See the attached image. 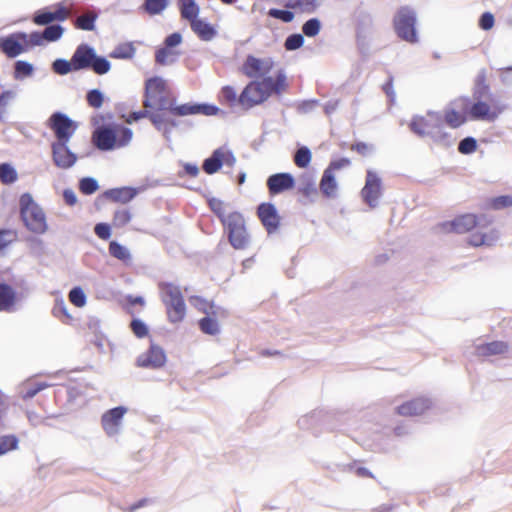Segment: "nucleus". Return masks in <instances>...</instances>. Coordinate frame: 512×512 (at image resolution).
<instances>
[{
	"label": "nucleus",
	"mask_w": 512,
	"mask_h": 512,
	"mask_svg": "<svg viewBox=\"0 0 512 512\" xmlns=\"http://www.w3.org/2000/svg\"><path fill=\"white\" fill-rule=\"evenodd\" d=\"M165 91L166 84L161 78L154 77L148 79L145 83L144 108L166 110L170 102L165 96Z\"/></svg>",
	"instance_id": "9"
},
{
	"label": "nucleus",
	"mask_w": 512,
	"mask_h": 512,
	"mask_svg": "<svg viewBox=\"0 0 512 512\" xmlns=\"http://www.w3.org/2000/svg\"><path fill=\"white\" fill-rule=\"evenodd\" d=\"M311 152L307 147L299 148L294 155V163L299 168H306L311 162Z\"/></svg>",
	"instance_id": "48"
},
{
	"label": "nucleus",
	"mask_w": 512,
	"mask_h": 512,
	"mask_svg": "<svg viewBox=\"0 0 512 512\" xmlns=\"http://www.w3.org/2000/svg\"><path fill=\"white\" fill-rule=\"evenodd\" d=\"M158 289L169 322H182L186 316V305L180 287L170 282H160Z\"/></svg>",
	"instance_id": "2"
},
{
	"label": "nucleus",
	"mask_w": 512,
	"mask_h": 512,
	"mask_svg": "<svg viewBox=\"0 0 512 512\" xmlns=\"http://www.w3.org/2000/svg\"><path fill=\"white\" fill-rule=\"evenodd\" d=\"M192 31L201 39L204 41L211 40L215 34V29L207 22L201 20V19H195L190 23Z\"/></svg>",
	"instance_id": "30"
},
{
	"label": "nucleus",
	"mask_w": 512,
	"mask_h": 512,
	"mask_svg": "<svg viewBox=\"0 0 512 512\" xmlns=\"http://www.w3.org/2000/svg\"><path fill=\"white\" fill-rule=\"evenodd\" d=\"M74 67L75 63L73 58H71L70 61L64 59H57L53 62V70L59 75H65L71 71H76Z\"/></svg>",
	"instance_id": "50"
},
{
	"label": "nucleus",
	"mask_w": 512,
	"mask_h": 512,
	"mask_svg": "<svg viewBox=\"0 0 512 512\" xmlns=\"http://www.w3.org/2000/svg\"><path fill=\"white\" fill-rule=\"evenodd\" d=\"M86 100L88 105L93 108H100L104 102L103 95L98 89L90 90L86 95Z\"/></svg>",
	"instance_id": "56"
},
{
	"label": "nucleus",
	"mask_w": 512,
	"mask_h": 512,
	"mask_svg": "<svg viewBox=\"0 0 512 512\" xmlns=\"http://www.w3.org/2000/svg\"><path fill=\"white\" fill-rule=\"evenodd\" d=\"M304 43V38L301 34H292L285 40L284 47L288 51L299 49Z\"/></svg>",
	"instance_id": "58"
},
{
	"label": "nucleus",
	"mask_w": 512,
	"mask_h": 512,
	"mask_svg": "<svg viewBox=\"0 0 512 512\" xmlns=\"http://www.w3.org/2000/svg\"><path fill=\"white\" fill-rule=\"evenodd\" d=\"M34 47L30 43V34L18 32L0 39V48L9 58H14L29 48Z\"/></svg>",
	"instance_id": "13"
},
{
	"label": "nucleus",
	"mask_w": 512,
	"mask_h": 512,
	"mask_svg": "<svg viewBox=\"0 0 512 512\" xmlns=\"http://www.w3.org/2000/svg\"><path fill=\"white\" fill-rule=\"evenodd\" d=\"M467 120L464 113L454 109H447L444 113V122L451 128H458Z\"/></svg>",
	"instance_id": "40"
},
{
	"label": "nucleus",
	"mask_w": 512,
	"mask_h": 512,
	"mask_svg": "<svg viewBox=\"0 0 512 512\" xmlns=\"http://www.w3.org/2000/svg\"><path fill=\"white\" fill-rule=\"evenodd\" d=\"M169 0H144L141 9L150 16L161 14L168 6Z\"/></svg>",
	"instance_id": "38"
},
{
	"label": "nucleus",
	"mask_w": 512,
	"mask_h": 512,
	"mask_svg": "<svg viewBox=\"0 0 512 512\" xmlns=\"http://www.w3.org/2000/svg\"><path fill=\"white\" fill-rule=\"evenodd\" d=\"M431 406L429 399L424 397L414 398L396 408V412L400 416L412 417L425 413Z\"/></svg>",
	"instance_id": "23"
},
{
	"label": "nucleus",
	"mask_w": 512,
	"mask_h": 512,
	"mask_svg": "<svg viewBox=\"0 0 512 512\" xmlns=\"http://www.w3.org/2000/svg\"><path fill=\"white\" fill-rule=\"evenodd\" d=\"M49 128L54 132V143H68L78 124L61 112L53 113L48 120Z\"/></svg>",
	"instance_id": "11"
},
{
	"label": "nucleus",
	"mask_w": 512,
	"mask_h": 512,
	"mask_svg": "<svg viewBox=\"0 0 512 512\" xmlns=\"http://www.w3.org/2000/svg\"><path fill=\"white\" fill-rule=\"evenodd\" d=\"M509 350L508 343L504 341H492L475 345V355L478 357H491L506 354Z\"/></svg>",
	"instance_id": "27"
},
{
	"label": "nucleus",
	"mask_w": 512,
	"mask_h": 512,
	"mask_svg": "<svg viewBox=\"0 0 512 512\" xmlns=\"http://www.w3.org/2000/svg\"><path fill=\"white\" fill-rule=\"evenodd\" d=\"M150 108H145L144 110H140L137 112H131L128 115H123L122 118L127 124H132L133 122H136L142 118H149L150 115Z\"/></svg>",
	"instance_id": "62"
},
{
	"label": "nucleus",
	"mask_w": 512,
	"mask_h": 512,
	"mask_svg": "<svg viewBox=\"0 0 512 512\" xmlns=\"http://www.w3.org/2000/svg\"><path fill=\"white\" fill-rule=\"evenodd\" d=\"M295 180L289 173H276L268 177L267 188L271 196L278 195L294 187Z\"/></svg>",
	"instance_id": "22"
},
{
	"label": "nucleus",
	"mask_w": 512,
	"mask_h": 512,
	"mask_svg": "<svg viewBox=\"0 0 512 512\" xmlns=\"http://www.w3.org/2000/svg\"><path fill=\"white\" fill-rule=\"evenodd\" d=\"M63 33L64 28L59 23L47 25L42 32L30 34V43L34 46H41L44 42H55L62 37Z\"/></svg>",
	"instance_id": "24"
},
{
	"label": "nucleus",
	"mask_w": 512,
	"mask_h": 512,
	"mask_svg": "<svg viewBox=\"0 0 512 512\" xmlns=\"http://www.w3.org/2000/svg\"><path fill=\"white\" fill-rule=\"evenodd\" d=\"M149 119L156 129L163 131L164 133L170 132L171 128L176 126L175 121L166 119L161 113L150 112Z\"/></svg>",
	"instance_id": "39"
},
{
	"label": "nucleus",
	"mask_w": 512,
	"mask_h": 512,
	"mask_svg": "<svg viewBox=\"0 0 512 512\" xmlns=\"http://www.w3.org/2000/svg\"><path fill=\"white\" fill-rule=\"evenodd\" d=\"M69 301L76 307L81 308L86 304V295L80 287H74L68 294Z\"/></svg>",
	"instance_id": "51"
},
{
	"label": "nucleus",
	"mask_w": 512,
	"mask_h": 512,
	"mask_svg": "<svg viewBox=\"0 0 512 512\" xmlns=\"http://www.w3.org/2000/svg\"><path fill=\"white\" fill-rule=\"evenodd\" d=\"M487 206L493 210H501L512 206L511 195H501L488 200Z\"/></svg>",
	"instance_id": "47"
},
{
	"label": "nucleus",
	"mask_w": 512,
	"mask_h": 512,
	"mask_svg": "<svg viewBox=\"0 0 512 512\" xmlns=\"http://www.w3.org/2000/svg\"><path fill=\"white\" fill-rule=\"evenodd\" d=\"M320 29L321 23L317 18L307 20L302 26V31L307 37H314L318 35Z\"/></svg>",
	"instance_id": "52"
},
{
	"label": "nucleus",
	"mask_w": 512,
	"mask_h": 512,
	"mask_svg": "<svg viewBox=\"0 0 512 512\" xmlns=\"http://www.w3.org/2000/svg\"><path fill=\"white\" fill-rule=\"evenodd\" d=\"M476 149H477V142L472 137L464 138L463 140L460 141L459 146H458V151L461 154H471V153L475 152Z\"/></svg>",
	"instance_id": "59"
},
{
	"label": "nucleus",
	"mask_w": 512,
	"mask_h": 512,
	"mask_svg": "<svg viewBox=\"0 0 512 512\" xmlns=\"http://www.w3.org/2000/svg\"><path fill=\"white\" fill-rule=\"evenodd\" d=\"M96 19L97 14L93 11H88L76 18L74 26L80 30L92 31L95 28Z\"/></svg>",
	"instance_id": "37"
},
{
	"label": "nucleus",
	"mask_w": 512,
	"mask_h": 512,
	"mask_svg": "<svg viewBox=\"0 0 512 512\" xmlns=\"http://www.w3.org/2000/svg\"><path fill=\"white\" fill-rule=\"evenodd\" d=\"M75 67L79 71L83 69H92L98 75L106 74L110 68V62L101 56H97L94 49L87 44L79 45L72 56Z\"/></svg>",
	"instance_id": "7"
},
{
	"label": "nucleus",
	"mask_w": 512,
	"mask_h": 512,
	"mask_svg": "<svg viewBox=\"0 0 512 512\" xmlns=\"http://www.w3.org/2000/svg\"><path fill=\"white\" fill-rule=\"evenodd\" d=\"M269 98V93L257 81L249 82L238 97V104L243 109H251Z\"/></svg>",
	"instance_id": "14"
},
{
	"label": "nucleus",
	"mask_w": 512,
	"mask_h": 512,
	"mask_svg": "<svg viewBox=\"0 0 512 512\" xmlns=\"http://www.w3.org/2000/svg\"><path fill=\"white\" fill-rule=\"evenodd\" d=\"M257 82L262 84V88L269 93V97L272 94H281L288 86L286 75L282 70L278 71L275 77L264 76L262 80Z\"/></svg>",
	"instance_id": "26"
},
{
	"label": "nucleus",
	"mask_w": 512,
	"mask_h": 512,
	"mask_svg": "<svg viewBox=\"0 0 512 512\" xmlns=\"http://www.w3.org/2000/svg\"><path fill=\"white\" fill-rule=\"evenodd\" d=\"M166 362V355L164 350L156 345H151L149 350L142 354L138 360L137 364L140 367H151V368H160Z\"/></svg>",
	"instance_id": "25"
},
{
	"label": "nucleus",
	"mask_w": 512,
	"mask_h": 512,
	"mask_svg": "<svg viewBox=\"0 0 512 512\" xmlns=\"http://www.w3.org/2000/svg\"><path fill=\"white\" fill-rule=\"evenodd\" d=\"M132 136L133 133L131 129L116 125L96 129L92 134V141L98 149L109 151L128 145Z\"/></svg>",
	"instance_id": "3"
},
{
	"label": "nucleus",
	"mask_w": 512,
	"mask_h": 512,
	"mask_svg": "<svg viewBox=\"0 0 512 512\" xmlns=\"http://www.w3.org/2000/svg\"><path fill=\"white\" fill-rule=\"evenodd\" d=\"M410 129L419 136H431L435 140L444 137L442 133L443 119L438 113H428L427 116H416L412 119Z\"/></svg>",
	"instance_id": "8"
},
{
	"label": "nucleus",
	"mask_w": 512,
	"mask_h": 512,
	"mask_svg": "<svg viewBox=\"0 0 512 512\" xmlns=\"http://www.w3.org/2000/svg\"><path fill=\"white\" fill-rule=\"evenodd\" d=\"M361 196L370 207H375L381 196V180L371 170L367 171L365 185L361 190Z\"/></svg>",
	"instance_id": "18"
},
{
	"label": "nucleus",
	"mask_w": 512,
	"mask_h": 512,
	"mask_svg": "<svg viewBox=\"0 0 512 512\" xmlns=\"http://www.w3.org/2000/svg\"><path fill=\"white\" fill-rule=\"evenodd\" d=\"M268 15L272 18L279 19L285 23H289L294 19V13L289 10H280L272 8L268 11Z\"/></svg>",
	"instance_id": "57"
},
{
	"label": "nucleus",
	"mask_w": 512,
	"mask_h": 512,
	"mask_svg": "<svg viewBox=\"0 0 512 512\" xmlns=\"http://www.w3.org/2000/svg\"><path fill=\"white\" fill-rule=\"evenodd\" d=\"M71 9L63 3H57L52 6L37 10L32 17V22L38 26H47L57 24L69 19Z\"/></svg>",
	"instance_id": "10"
},
{
	"label": "nucleus",
	"mask_w": 512,
	"mask_h": 512,
	"mask_svg": "<svg viewBox=\"0 0 512 512\" xmlns=\"http://www.w3.org/2000/svg\"><path fill=\"white\" fill-rule=\"evenodd\" d=\"M19 439L15 435L0 436V456L18 448Z\"/></svg>",
	"instance_id": "43"
},
{
	"label": "nucleus",
	"mask_w": 512,
	"mask_h": 512,
	"mask_svg": "<svg viewBox=\"0 0 512 512\" xmlns=\"http://www.w3.org/2000/svg\"><path fill=\"white\" fill-rule=\"evenodd\" d=\"M16 292L6 283H0V311H9L15 304Z\"/></svg>",
	"instance_id": "31"
},
{
	"label": "nucleus",
	"mask_w": 512,
	"mask_h": 512,
	"mask_svg": "<svg viewBox=\"0 0 512 512\" xmlns=\"http://www.w3.org/2000/svg\"><path fill=\"white\" fill-rule=\"evenodd\" d=\"M130 328L132 332L137 336L138 338H143L148 335V328L145 325L144 322H142L139 319H134L130 323Z\"/></svg>",
	"instance_id": "60"
},
{
	"label": "nucleus",
	"mask_w": 512,
	"mask_h": 512,
	"mask_svg": "<svg viewBox=\"0 0 512 512\" xmlns=\"http://www.w3.org/2000/svg\"><path fill=\"white\" fill-rule=\"evenodd\" d=\"M94 232L102 240H108L111 236L110 226L106 223H98L94 228Z\"/></svg>",
	"instance_id": "63"
},
{
	"label": "nucleus",
	"mask_w": 512,
	"mask_h": 512,
	"mask_svg": "<svg viewBox=\"0 0 512 512\" xmlns=\"http://www.w3.org/2000/svg\"><path fill=\"white\" fill-rule=\"evenodd\" d=\"M257 216L269 234L278 230L281 217L279 216L277 209L273 204L267 202L261 203L257 207Z\"/></svg>",
	"instance_id": "17"
},
{
	"label": "nucleus",
	"mask_w": 512,
	"mask_h": 512,
	"mask_svg": "<svg viewBox=\"0 0 512 512\" xmlns=\"http://www.w3.org/2000/svg\"><path fill=\"white\" fill-rule=\"evenodd\" d=\"M18 178L16 170L8 163L0 164V181L3 184H12Z\"/></svg>",
	"instance_id": "46"
},
{
	"label": "nucleus",
	"mask_w": 512,
	"mask_h": 512,
	"mask_svg": "<svg viewBox=\"0 0 512 512\" xmlns=\"http://www.w3.org/2000/svg\"><path fill=\"white\" fill-rule=\"evenodd\" d=\"M285 7L297 13H313L318 7V0H287Z\"/></svg>",
	"instance_id": "33"
},
{
	"label": "nucleus",
	"mask_w": 512,
	"mask_h": 512,
	"mask_svg": "<svg viewBox=\"0 0 512 512\" xmlns=\"http://www.w3.org/2000/svg\"><path fill=\"white\" fill-rule=\"evenodd\" d=\"M126 409L124 407H115L106 411L101 417V425L103 430L109 436H114L119 432Z\"/></svg>",
	"instance_id": "21"
},
{
	"label": "nucleus",
	"mask_w": 512,
	"mask_h": 512,
	"mask_svg": "<svg viewBox=\"0 0 512 512\" xmlns=\"http://www.w3.org/2000/svg\"><path fill=\"white\" fill-rule=\"evenodd\" d=\"M275 66L271 57L258 58L248 55L243 62L240 71L248 78H261L268 75Z\"/></svg>",
	"instance_id": "12"
},
{
	"label": "nucleus",
	"mask_w": 512,
	"mask_h": 512,
	"mask_svg": "<svg viewBox=\"0 0 512 512\" xmlns=\"http://www.w3.org/2000/svg\"><path fill=\"white\" fill-rule=\"evenodd\" d=\"M20 214L28 230L36 234L46 232L45 213L28 193H24L20 197Z\"/></svg>",
	"instance_id": "6"
},
{
	"label": "nucleus",
	"mask_w": 512,
	"mask_h": 512,
	"mask_svg": "<svg viewBox=\"0 0 512 512\" xmlns=\"http://www.w3.org/2000/svg\"><path fill=\"white\" fill-rule=\"evenodd\" d=\"M180 15L190 23L198 18L199 6L194 0H178Z\"/></svg>",
	"instance_id": "32"
},
{
	"label": "nucleus",
	"mask_w": 512,
	"mask_h": 512,
	"mask_svg": "<svg viewBox=\"0 0 512 512\" xmlns=\"http://www.w3.org/2000/svg\"><path fill=\"white\" fill-rule=\"evenodd\" d=\"M496 239L497 235L495 230H491L489 233L475 232L468 238V244L474 247L492 245Z\"/></svg>",
	"instance_id": "35"
},
{
	"label": "nucleus",
	"mask_w": 512,
	"mask_h": 512,
	"mask_svg": "<svg viewBox=\"0 0 512 512\" xmlns=\"http://www.w3.org/2000/svg\"><path fill=\"white\" fill-rule=\"evenodd\" d=\"M33 73V66L26 61H17L15 63L14 76L15 78L28 77Z\"/></svg>",
	"instance_id": "55"
},
{
	"label": "nucleus",
	"mask_w": 512,
	"mask_h": 512,
	"mask_svg": "<svg viewBox=\"0 0 512 512\" xmlns=\"http://www.w3.org/2000/svg\"><path fill=\"white\" fill-rule=\"evenodd\" d=\"M174 116H187V115H195V114H203V115H215L217 113V108L212 105L207 104H182L175 106L173 103H169L167 109Z\"/></svg>",
	"instance_id": "19"
},
{
	"label": "nucleus",
	"mask_w": 512,
	"mask_h": 512,
	"mask_svg": "<svg viewBox=\"0 0 512 512\" xmlns=\"http://www.w3.org/2000/svg\"><path fill=\"white\" fill-rule=\"evenodd\" d=\"M51 149L53 162L58 168L68 169L77 161V156L70 151L68 143H52Z\"/></svg>",
	"instance_id": "20"
},
{
	"label": "nucleus",
	"mask_w": 512,
	"mask_h": 512,
	"mask_svg": "<svg viewBox=\"0 0 512 512\" xmlns=\"http://www.w3.org/2000/svg\"><path fill=\"white\" fill-rule=\"evenodd\" d=\"M109 253L121 261H128L130 259V253L127 248L116 241L109 243Z\"/></svg>",
	"instance_id": "49"
},
{
	"label": "nucleus",
	"mask_w": 512,
	"mask_h": 512,
	"mask_svg": "<svg viewBox=\"0 0 512 512\" xmlns=\"http://www.w3.org/2000/svg\"><path fill=\"white\" fill-rule=\"evenodd\" d=\"M178 52L164 45V47L159 48L155 53V61L160 65H166L175 60L178 56Z\"/></svg>",
	"instance_id": "42"
},
{
	"label": "nucleus",
	"mask_w": 512,
	"mask_h": 512,
	"mask_svg": "<svg viewBox=\"0 0 512 512\" xmlns=\"http://www.w3.org/2000/svg\"><path fill=\"white\" fill-rule=\"evenodd\" d=\"M229 244L235 250H245L251 243V235L246 220L239 211H231V216L222 225Z\"/></svg>",
	"instance_id": "5"
},
{
	"label": "nucleus",
	"mask_w": 512,
	"mask_h": 512,
	"mask_svg": "<svg viewBox=\"0 0 512 512\" xmlns=\"http://www.w3.org/2000/svg\"><path fill=\"white\" fill-rule=\"evenodd\" d=\"M47 385L45 383H34L26 387L25 391L23 392L22 398L24 400H28L33 398L35 395H37L40 391L45 389Z\"/></svg>",
	"instance_id": "61"
},
{
	"label": "nucleus",
	"mask_w": 512,
	"mask_h": 512,
	"mask_svg": "<svg viewBox=\"0 0 512 512\" xmlns=\"http://www.w3.org/2000/svg\"><path fill=\"white\" fill-rule=\"evenodd\" d=\"M494 16L490 12H485L479 20V27L483 30H490L494 26Z\"/></svg>",
	"instance_id": "64"
},
{
	"label": "nucleus",
	"mask_w": 512,
	"mask_h": 512,
	"mask_svg": "<svg viewBox=\"0 0 512 512\" xmlns=\"http://www.w3.org/2000/svg\"><path fill=\"white\" fill-rule=\"evenodd\" d=\"M393 28L398 38L415 44L419 41L417 33V13L410 6L399 7L393 16Z\"/></svg>",
	"instance_id": "4"
},
{
	"label": "nucleus",
	"mask_w": 512,
	"mask_h": 512,
	"mask_svg": "<svg viewBox=\"0 0 512 512\" xmlns=\"http://www.w3.org/2000/svg\"><path fill=\"white\" fill-rule=\"evenodd\" d=\"M99 186L94 178L86 177L80 180L79 189L85 195H91L98 190Z\"/></svg>",
	"instance_id": "54"
},
{
	"label": "nucleus",
	"mask_w": 512,
	"mask_h": 512,
	"mask_svg": "<svg viewBox=\"0 0 512 512\" xmlns=\"http://www.w3.org/2000/svg\"><path fill=\"white\" fill-rule=\"evenodd\" d=\"M504 110L505 106L490 93V88L485 83V76H481L478 80V88L473 92V102L466 110L469 119L493 122Z\"/></svg>",
	"instance_id": "1"
},
{
	"label": "nucleus",
	"mask_w": 512,
	"mask_h": 512,
	"mask_svg": "<svg viewBox=\"0 0 512 512\" xmlns=\"http://www.w3.org/2000/svg\"><path fill=\"white\" fill-rule=\"evenodd\" d=\"M189 301H190L191 305L195 309H197L199 312H202L206 315H213V316L218 315L219 309L216 308L212 302H210L200 296H191L189 298Z\"/></svg>",
	"instance_id": "34"
},
{
	"label": "nucleus",
	"mask_w": 512,
	"mask_h": 512,
	"mask_svg": "<svg viewBox=\"0 0 512 512\" xmlns=\"http://www.w3.org/2000/svg\"><path fill=\"white\" fill-rule=\"evenodd\" d=\"M238 97L236 90L232 86L226 85L220 91L219 100L232 107L238 104Z\"/></svg>",
	"instance_id": "45"
},
{
	"label": "nucleus",
	"mask_w": 512,
	"mask_h": 512,
	"mask_svg": "<svg viewBox=\"0 0 512 512\" xmlns=\"http://www.w3.org/2000/svg\"><path fill=\"white\" fill-rule=\"evenodd\" d=\"M200 330L207 335H216L219 333V324L216 320V316L207 315L201 318L198 322Z\"/></svg>",
	"instance_id": "41"
},
{
	"label": "nucleus",
	"mask_w": 512,
	"mask_h": 512,
	"mask_svg": "<svg viewBox=\"0 0 512 512\" xmlns=\"http://www.w3.org/2000/svg\"><path fill=\"white\" fill-rule=\"evenodd\" d=\"M17 238V233L11 229H0V252L6 249Z\"/></svg>",
	"instance_id": "53"
},
{
	"label": "nucleus",
	"mask_w": 512,
	"mask_h": 512,
	"mask_svg": "<svg viewBox=\"0 0 512 512\" xmlns=\"http://www.w3.org/2000/svg\"><path fill=\"white\" fill-rule=\"evenodd\" d=\"M236 162V159L233 153L226 148H218L216 149L211 157L205 159L203 163V170L205 173L211 175L216 173L222 165H227L232 167Z\"/></svg>",
	"instance_id": "16"
},
{
	"label": "nucleus",
	"mask_w": 512,
	"mask_h": 512,
	"mask_svg": "<svg viewBox=\"0 0 512 512\" xmlns=\"http://www.w3.org/2000/svg\"><path fill=\"white\" fill-rule=\"evenodd\" d=\"M105 194L113 202L126 204L136 196L137 190L131 187H120L110 189Z\"/></svg>",
	"instance_id": "29"
},
{
	"label": "nucleus",
	"mask_w": 512,
	"mask_h": 512,
	"mask_svg": "<svg viewBox=\"0 0 512 512\" xmlns=\"http://www.w3.org/2000/svg\"><path fill=\"white\" fill-rule=\"evenodd\" d=\"M132 219V214L129 209L122 208L115 211L112 219V226L121 228L127 225Z\"/></svg>",
	"instance_id": "44"
},
{
	"label": "nucleus",
	"mask_w": 512,
	"mask_h": 512,
	"mask_svg": "<svg viewBox=\"0 0 512 512\" xmlns=\"http://www.w3.org/2000/svg\"><path fill=\"white\" fill-rule=\"evenodd\" d=\"M478 225V217L472 213L457 216L451 221H445L438 225L443 233L464 234L470 232Z\"/></svg>",
	"instance_id": "15"
},
{
	"label": "nucleus",
	"mask_w": 512,
	"mask_h": 512,
	"mask_svg": "<svg viewBox=\"0 0 512 512\" xmlns=\"http://www.w3.org/2000/svg\"><path fill=\"white\" fill-rule=\"evenodd\" d=\"M319 188L326 198H334L337 194L338 184L336 177L331 169H325L320 180Z\"/></svg>",
	"instance_id": "28"
},
{
	"label": "nucleus",
	"mask_w": 512,
	"mask_h": 512,
	"mask_svg": "<svg viewBox=\"0 0 512 512\" xmlns=\"http://www.w3.org/2000/svg\"><path fill=\"white\" fill-rule=\"evenodd\" d=\"M208 206L222 225L231 216V212H227V204L218 198H210Z\"/></svg>",
	"instance_id": "36"
}]
</instances>
